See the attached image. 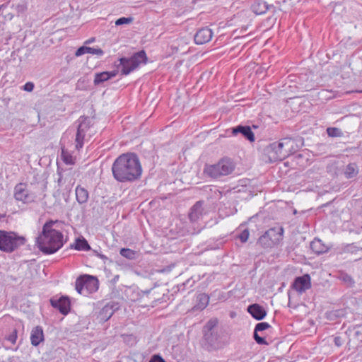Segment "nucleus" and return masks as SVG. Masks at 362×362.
<instances>
[{
    "mask_svg": "<svg viewBox=\"0 0 362 362\" xmlns=\"http://www.w3.org/2000/svg\"><path fill=\"white\" fill-rule=\"evenodd\" d=\"M114 178L120 182H133L140 177L142 168L135 153H124L117 157L112 166Z\"/></svg>",
    "mask_w": 362,
    "mask_h": 362,
    "instance_id": "nucleus-1",
    "label": "nucleus"
},
{
    "mask_svg": "<svg viewBox=\"0 0 362 362\" xmlns=\"http://www.w3.org/2000/svg\"><path fill=\"white\" fill-rule=\"evenodd\" d=\"M59 221L49 220L42 226V232L36 238V245L45 255H52L61 249L66 241L60 231L53 228Z\"/></svg>",
    "mask_w": 362,
    "mask_h": 362,
    "instance_id": "nucleus-2",
    "label": "nucleus"
},
{
    "mask_svg": "<svg viewBox=\"0 0 362 362\" xmlns=\"http://www.w3.org/2000/svg\"><path fill=\"white\" fill-rule=\"evenodd\" d=\"M119 61V63L118 64H115L117 69L111 71H105L107 76L110 79L117 75L119 69H120L122 75H128L132 71L136 69L139 64H146L147 61V56L144 50H141L134 53L129 58L121 57Z\"/></svg>",
    "mask_w": 362,
    "mask_h": 362,
    "instance_id": "nucleus-3",
    "label": "nucleus"
},
{
    "mask_svg": "<svg viewBox=\"0 0 362 362\" xmlns=\"http://www.w3.org/2000/svg\"><path fill=\"white\" fill-rule=\"evenodd\" d=\"M26 243V238L14 231L0 230V251L11 253Z\"/></svg>",
    "mask_w": 362,
    "mask_h": 362,
    "instance_id": "nucleus-4",
    "label": "nucleus"
},
{
    "mask_svg": "<svg viewBox=\"0 0 362 362\" xmlns=\"http://www.w3.org/2000/svg\"><path fill=\"white\" fill-rule=\"evenodd\" d=\"M235 168L233 163L228 158H223L217 163L206 165L204 173L214 179H218L230 174Z\"/></svg>",
    "mask_w": 362,
    "mask_h": 362,
    "instance_id": "nucleus-5",
    "label": "nucleus"
},
{
    "mask_svg": "<svg viewBox=\"0 0 362 362\" xmlns=\"http://www.w3.org/2000/svg\"><path fill=\"white\" fill-rule=\"evenodd\" d=\"M75 284L77 292L84 296L95 292L99 286L98 279L88 274L78 277Z\"/></svg>",
    "mask_w": 362,
    "mask_h": 362,
    "instance_id": "nucleus-6",
    "label": "nucleus"
},
{
    "mask_svg": "<svg viewBox=\"0 0 362 362\" xmlns=\"http://www.w3.org/2000/svg\"><path fill=\"white\" fill-rule=\"evenodd\" d=\"M282 228L269 229L259 238V243L264 247H272L280 243L283 237Z\"/></svg>",
    "mask_w": 362,
    "mask_h": 362,
    "instance_id": "nucleus-7",
    "label": "nucleus"
},
{
    "mask_svg": "<svg viewBox=\"0 0 362 362\" xmlns=\"http://www.w3.org/2000/svg\"><path fill=\"white\" fill-rule=\"evenodd\" d=\"M288 142L289 141L284 139V141L274 142L270 144L267 148V153L271 161L281 160L287 156L288 152L284 150V147Z\"/></svg>",
    "mask_w": 362,
    "mask_h": 362,
    "instance_id": "nucleus-8",
    "label": "nucleus"
},
{
    "mask_svg": "<svg viewBox=\"0 0 362 362\" xmlns=\"http://www.w3.org/2000/svg\"><path fill=\"white\" fill-rule=\"evenodd\" d=\"M78 125L76 134V148L78 150L83 146V141L85 139L86 132L90 127V119L88 117L81 116L78 119Z\"/></svg>",
    "mask_w": 362,
    "mask_h": 362,
    "instance_id": "nucleus-9",
    "label": "nucleus"
},
{
    "mask_svg": "<svg viewBox=\"0 0 362 362\" xmlns=\"http://www.w3.org/2000/svg\"><path fill=\"white\" fill-rule=\"evenodd\" d=\"M50 304L64 315H66L70 312L71 302L67 296H62L57 299L52 298L50 299Z\"/></svg>",
    "mask_w": 362,
    "mask_h": 362,
    "instance_id": "nucleus-10",
    "label": "nucleus"
},
{
    "mask_svg": "<svg viewBox=\"0 0 362 362\" xmlns=\"http://www.w3.org/2000/svg\"><path fill=\"white\" fill-rule=\"evenodd\" d=\"M14 197L16 200L23 203H30L35 199V197L28 192L26 185L23 183H19L15 187Z\"/></svg>",
    "mask_w": 362,
    "mask_h": 362,
    "instance_id": "nucleus-11",
    "label": "nucleus"
},
{
    "mask_svg": "<svg viewBox=\"0 0 362 362\" xmlns=\"http://www.w3.org/2000/svg\"><path fill=\"white\" fill-rule=\"evenodd\" d=\"M119 308L118 303L111 301L107 303L99 312L98 317L101 321L108 320L114 313Z\"/></svg>",
    "mask_w": 362,
    "mask_h": 362,
    "instance_id": "nucleus-12",
    "label": "nucleus"
},
{
    "mask_svg": "<svg viewBox=\"0 0 362 362\" xmlns=\"http://www.w3.org/2000/svg\"><path fill=\"white\" fill-rule=\"evenodd\" d=\"M311 287V280L308 274L297 277L293 284V288L299 293H302Z\"/></svg>",
    "mask_w": 362,
    "mask_h": 362,
    "instance_id": "nucleus-13",
    "label": "nucleus"
},
{
    "mask_svg": "<svg viewBox=\"0 0 362 362\" xmlns=\"http://www.w3.org/2000/svg\"><path fill=\"white\" fill-rule=\"evenodd\" d=\"M213 36L211 29L206 27L199 29L194 35V42L197 45H202L209 42Z\"/></svg>",
    "mask_w": 362,
    "mask_h": 362,
    "instance_id": "nucleus-14",
    "label": "nucleus"
},
{
    "mask_svg": "<svg viewBox=\"0 0 362 362\" xmlns=\"http://www.w3.org/2000/svg\"><path fill=\"white\" fill-rule=\"evenodd\" d=\"M203 202H197L191 209L189 218L192 222H197L205 214Z\"/></svg>",
    "mask_w": 362,
    "mask_h": 362,
    "instance_id": "nucleus-15",
    "label": "nucleus"
},
{
    "mask_svg": "<svg viewBox=\"0 0 362 362\" xmlns=\"http://www.w3.org/2000/svg\"><path fill=\"white\" fill-rule=\"evenodd\" d=\"M248 313L256 320H262L267 315L264 308L259 304H252L247 308Z\"/></svg>",
    "mask_w": 362,
    "mask_h": 362,
    "instance_id": "nucleus-16",
    "label": "nucleus"
},
{
    "mask_svg": "<svg viewBox=\"0 0 362 362\" xmlns=\"http://www.w3.org/2000/svg\"><path fill=\"white\" fill-rule=\"evenodd\" d=\"M42 341H44V333L42 327H35L30 334L31 344L37 346Z\"/></svg>",
    "mask_w": 362,
    "mask_h": 362,
    "instance_id": "nucleus-17",
    "label": "nucleus"
},
{
    "mask_svg": "<svg viewBox=\"0 0 362 362\" xmlns=\"http://www.w3.org/2000/svg\"><path fill=\"white\" fill-rule=\"evenodd\" d=\"M270 327V325L268 322H259L256 325L254 331V339L258 344H267V342L264 337H260L257 332L267 329Z\"/></svg>",
    "mask_w": 362,
    "mask_h": 362,
    "instance_id": "nucleus-18",
    "label": "nucleus"
},
{
    "mask_svg": "<svg viewBox=\"0 0 362 362\" xmlns=\"http://www.w3.org/2000/svg\"><path fill=\"white\" fill-rule=\"evenodd\" d=\"M242 134L247 139L252 142L255 141V135L249 126H238L233 129V134Z\"/></svg>",
    "mask_w": 362,
    "mask_h": 362,
    "instance_id": "nucleus-19",
    "label": "nucleus"
},
{
    "mask_svg": "<svg viewBox=\"0 0 362 362\" xmlns=\"http://www.w3.org/2000/svg\"><path fill=\"white\" fill-rule=\"evenodd\" d=\"M95 54L98 56H102L104 54V52L100 48H93L86 46H81L76 50L75 55L76 57H80L81 55H83L84 54Z\"/></svg>",
    "mask_w": 362,
    "mask_h": 362,
    "instance_id": "nucleus-20",
    "label": "nucleus"
},
{
    "mask_svg": "<svg viewBox=\"0 0 362 362\" xmlns=\"http://www.w3.org/2000/svg\"><path fill=\"white\" fill-rule=\"evenodd\" d=\"M70 248L75 249L78 251H89L91 250V247L88 244V241L83 238H77L75 240V243L70 245Z\"/></svg>",
    "mask_w": 362,
    "mask_h": 362,
    "instance_id": "nucleus-21",
    "label": "nucleus"
},
{
    "mask_svg": "<svg viewBox=\"0 0 362 362\" xmlns=\"http://www.w3.org/2000/svg\"><path fill=\"white\" fill-rule=\"evenodd\" d=\"M76 197L79 204H84L88 199V192L84 187L78 186L76 188Z\"/></svg>",
    "mask_w": 362,
    "mask_h": 362,
    "instance_id": "nucleus-22",
    "label": "nucleus"
},
{
    "mask_svg": "<svg viewBox=\"0 0 362 362\" xmlns=\"http://www.w3.org/2000/svg\"><path fill=\"white\" fill-rule=\"evenodd\" d=\"M310 248L312 250L317 253L321 254L326 251V247L322 244V241L318 239H315L310 243Z\"/></svg>",
    "mask_w": 362,
    "mask_h": 362,
    "instance_id": "nucleus-23",
    "label": "nucleus"
},
{
    "mask_svg": "<svg viewBox=\"0 0 362 362\" xmlns=\"http://www.w3.org/2000/svg\"><path fill=\"white\" fill-rule=\"evenodd\" d=\"M358 167L355 163H349L344 169V173L346 178H353L358 174Z\"/></svg>",
    "mask_w": 362,
    "mask_h": 362,
    "instance_id": "nucleus-24",
    "label": "nucleus"
},
{
    "mask_svg": "<svg viewBox=\"0 0 362 362\" xmlns=\"http://www.w3.org/2000/svg\"><path fill=\"white\" fill-rule=\"evenodd\" d=\"M197 303L196 307L197 309L203 310L209 304V297L208 295L205 293H201L197 296Z\"/></svg>",
    "mask_w": 362,
    "mask_h": 362,
    "instance_id": "nucleus-25",
    "label": "nucleus"
},
{
    "mask_svg": "<svg viewBox=\"0 0 362 362\" xmlns=\"http://www.w3.org/2000/svg\"><path fill=\"white\" fill-rule=\"evenodd\" d=\"M110 78L107 76L105 71L96 73L95 74L93 83L95 86H99L101 83L108 81Z\"/></svg>",
    "mask_w": 362,
    "mask_h": 362,
    "instance_id": "nucleus-26",
    "label": "nucleus"
},
{
    "mask_svg": "<svg viewBox=\"0 0 362 362\" xmlns=\"http://www.w3.org/2000/svg\"><path fill=\"white\" fill-rule=\"evenodd\" d=\"M252 11L256 14H262L267 10V6L264 2L256 3L252 5Z\"/></svg>",
    "mask_w": 362,
    "mask_h": 362,
    "instance_id": "nucleus-27",
    "label": "nucleus"
},
{
    "mask_svg": "<svg viewBox=\"0 0 362 362\" xmlns=\"http://www.w3.org/2000/svg\"><path fill=\"white\" fill-rule=\"evenodd\" d=\"M11 7L16 11L18 15L24 13L28 8L27 4L25 1L13 4Z\"/></svg>",
    "mask_w": 362,
    "mask_h": 362,
    "instance_id": "nucleus-28",
    "label": "nucleus"
},
{
    "mask_svg": "<svg viewBox=\"0 0 362 362\" xmlns=\"http://www.w3.org/2000/svg\"><path fill=\"white\" fill-rule=\"evenodd\" d=\"M119 253L122 257L128 259H134L136 256V252L129 248H122Z\"/></svg>",
    "mask_w": 362,
    "mask_h": 362,
    "instance_id": "nucleus-29",
    "label": "nucleus"
},
{
    "mask_svg": "<svg viewBox=\"0 0 362 362\" xmlns=\"http://www.w3.org/2000/svg\"><path fill=\"white\" fill-rule=\"evenodd\" d=\"M61 156H62V158L63 160V161L66 163V164H73L74 163V160H73V157L71 156V155L67 151H66L64 148H62V154H61Z\"/></svg>",
    "mask_w": 362,
    "mask_h": 362,
    "instance_id": "nucleus-30",
    "label": "nucleus"
},
{
    "mask_svg": "<svg viewBox=\"0 0 362 362\" xmlns=\"http://www.w3.org/2000/svg\"><path fill=\"white\" fill-rule=\"evenodd\" d=\"M122 337L123 341L129 346H133L136 342V337L133 334H122Z\"/></svg>",
    "mask_w": 362,
    "mask_h": 362,
    "instance_id": "nucleus-31",
    "label": "nucleus"
},
{
    "mask_svg": "<svg viewBox=\"0 0 362 362\" xmlns=\"http://www.w3.org/2000/svg\"><path fill=\"white\" fill-rule=\"evenodd\" d=\"M327 133L329 136L338 137L341 136L342 133L341 131L336 127H329L327 129Z\"/></svg>",
    "mask_w": 362,
    "mask_h": 362,
    "instance_id": "nucleus-32",
    "label": "nucleus"
},
{
    "mask_svg": "<svg viewBox=\"0 0 362 362\" xmlns=\"http://www.w3.org/2000/svg\"><path fill=\"white\" fill-rule=\"evenodd\" d=\"M132 21H133V18L132 17H122V18H118L115 21V25H124V24H129Z\"/></svg>",
    "mask_w": 362,
    "mask_h": 362,
    "instance_id": "nucleus-33",
    "label": "nucleus"
},
{
    "mask_svg": "<svg viewBox=\"0 0 362 362\" xmlns=\"http://www.w3.org/2000/svg\"><path fill=\"white\" fill-rule=\"evenodd\" d=\"M6 340L10 341L12 344L16 342L17 339V330L14 329L11 333H10L6 337Z\"/></svg>",
    "mask_w": 362,
    "mask_h": 362,
    "instance_id": "nucleus-34",
    "label": "nucleus"
},
{
    "mask_svg": "<svg viewBox=\"0 0 362 362\" xmlns=\"http://www.w3.org/2000/svg\"><path fill=\"white\" fill-rule=\"evenodd\" d=\"M249 238V231L248 230H244L239 235V238L243 243H245Z\"/></svg>",
    "mask_w": 362,
    "mask_h": 362,
    "instance_id": "nucleus-35",
    "label": "nucleus"
},
{
    "mask_svg": "<svg viewBox=\"0 0 362 362\" xmlns=\"http://www.w3.org/2000/svg\"><path fill=\"white\" fill-rule=\"evenodd\" d=\"M93 252L95 256H97L99 258H100L101 259H103L104 263H106V262L109 260L107 257H106L105 255H104L103 254H102L100 251H98L97 250H93Z\"/></svg>",
    "mask_w": 362,
    "mask_h": 362,
    "instance_id": "nucleus-36",
    "label": "nucleus"
},
{
    "mask_svg": "<svg viewBox=\"0 0 362 362\" xmlns=\"http://www.w3.org/2000/svg\"><path fill=\"white\" fill-rule=\"evenodd\" d=\"M217 325V320L216 319L210 320L206 325V327L208 329H211Z\"/></svg>",
    "mask_w": 362,
    "mask_h": 362,
    "instance_id": "nucleus-37",
    "label": "nucleus"
},
{
    "mask_svg": "<svg viewBox=\"0 0 362 362\" xmlns=\"http://www.w3.org/2000/svg\"><path fill=\"white\" fill-rule=\"evenodd\" d=\"M33 88L34 84L32 82H27L23 86V89L28 92L32 91Z\"/></svg>",
    "mask_w": 362,
    "mask_h": 362,
    "instance_id": "nucleus-38",
    "label": "nucleus"
},
{
    "mask_svg": "<svg viewBox=\"0 0 362 362\" xmlns=\"http://www.w3.org/2000/svg\"><path fill=\"white\" fill-rule=\"evenodd\" d=\"M334 344H335V345H336L337 346H338V347H339V346H341L342 345V341H341V337H334Z\"/></svg>",
    "mask_w": 362,
    "mask_h": 362,
    "instance_id": "nucleus-39",
    "label": "nucleus"
},
{
    "mask_svg": "<svg viewBox=\"0 0 362 362\" xmlns=\"http://www.w3.org/2000/svg\"><path fill=\"white\" fill-rule=\"evenodd\" d=\"M8 5H9L8 2L0 5V13H1L3 15L4 13L5 8H6L8 6Z\"/></svg>",
    "mask_w": 362,
    "mask_h": 362,
    "instance_id": "nucleus-40",
    "label": "nucleus"
},
{
    "mask_svg": "<svg viewBox=\"0 0 362 362\" xmlns=\"http://www.w3.org/2000/svg\"><path fill=\"white\" fill-rule=\"evenodd\" d=\"M59 174V178L57 180V183L59 186H62L63 184V175L62 173L60 172H58Z\"/></svg>",
    "mask_w": 362,
    "mask_h": 362,
    "instance_id": "nucleus-41",
    "label": "nucleus"
},
{
    "mask_svg": "<svg viewBox=\"0 0 362 362\" xmlns=\"http://www.w3.org/2000/svg\"><path fill=\"white\" fill-rule=\"evenodd\" d=\"M149 362H158V354H153Z\"/></svg>",
    "mask_w": 362,
    "mask_h": 362,
    "instance_id": "nucleus-42",
    "label": "nucleus"
},
{
    "mask_svg": "<svg viewBox=\"0 0 362 362\" xmlns=\"http://www.w3.org/2000/svg\"><path fill=\"white\" fill-rule=\"evenodd\" d=\"M94 41H95V38H94V37H92V38H90V39H89V40H86L85 43H86V44H89V43H91V42H94Z\"/></svg>",
    "mask_w": 362,
    "mask_h": 362,
    "instance_id": "nucleus-43",
    "label": "nucleus"
},
{
    "mask_svg": "<svg viewBox=\"0 0 362 362\" xmlns=\"http://www.w3.org/2000/svg\"><path fill=\"white\" fill-rule=\"evenodd\" d=\"M6 216V214H0V220Z\"/></svg>",
    "mask_w": 362,
    "mask_h": 362,
    "instance_id": "nucleus-44",
    "label": "nucleus"
},
{
    "mask_svg": "<svg viewBox=\"0 0 362 362\" xmlns=\"http://www.w3.org/2000/svg\"><path fill=\"white\" fill-rule=\"evenodd\" d=\"M160 362H165L161 356H160Z\"/></svg>",
    "mask_w": 362,
    "mask_h": 362,
    "instance_id": "nucleus-45",
    "label": "nucleus"
},
{
    "mask_svg": "<svg viewBox=\"0 0 362 362\" xmlns=\"http://www.w3.org/2000/svg\"><path fill=\"white\" fill-rule=\"evenodd\" d=\"M10 14L9 13H5V17H6V16H9Z\"/></svg>",
    "mask_w": 362,
    "mask_h": 362,
    "instance_id": "nucleus-46",
    "label": "nucleus"
},
{
    "mask_svg": "<svg viewBox=\"0 0 362 362\" xmlns=\"http://www.w3.org/2000/svg\"><path fill=\"white\" fill-rule=\"evenodd\" d=\"M13 18V15H11V16L9 17V19H12Z\"/></svg>",
    "mask_w": 362,
    "mask_h": 362,
    "instance_id": "nucleus-47",
    "label": "nucleus"
}]
</instances>
